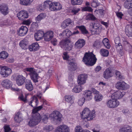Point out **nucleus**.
Instances as JSON below:
<instances>
[{
  "label": "nucleus",
  "instance_id": "nucleus-1",
  "mask_svg": "<svg viewBox=\"0 0 132 132\" xmlns=\"http://www.w3.org/2000/svg\"><path fill=\"white\" fill-rule=\"evenodd\" d=\"M48 116V114L47 113L43 114L41 116L39 113L33 114L32 117L28 122L27 125L32 127L38 124L41 120L44 123H46L47 122Z\"/></svg>",
  "mask_w": 132,
  "mask_h": 132
},
{
  "label": "nucleus",
  "instance_id": "nucleus-2",
  "mask_svg": "<svg viewBox=\"0 0 132 132\" xmlns=\"http://www.w3.org/2000/svg\"><path fill=\"white\" fill-rule=\"evenodd\" d=\"M48 116V114L47 113L43 114L41 116L39 113L33 114L32 117L28 122L27 125L32 127L38 124L41 120L44 123H46L47 122Z\"/></svg>",
  "mask_w": 132,
  "mask_h": 132
},
{
  "label": "nucleus",
  "instance_id": "nucleus-3",
  "mask_svg": "<svg viewBox=\"0 0 132 132\" xmlns=\"http://www.w3.org/2000/svg\"><path fill=\"white\" fill-rule=\"evenodd\" d=\"M80 117L84 120H86L87 121H90L93 119L95 116V111L93 110L90 111L88 108H85L80 113Z\"/></svg>",
  "mask_w": 132,
  "mask_h": 132
},
{
  "label": "nucleus",
  "instance_id": "nucleus-4",
  "mask_svg": "<svg viewBox=\"0 0 132 132\" xmlns=\"http://www.w3.org/2000/svg\"><path fill=\"white\" fill-rule=\"evenodd\" d=\"M96 60L95 55L92 52L86 53L82 60L85 64L89 66L94 65Z\"/></svg>",
  "mask_w": 132,
  "mask_h": 132
},
{
  "label": "nucleus",
  "instance_id": "nucleus-5",
  "mask_svg": "<svg viewBox=\"0 0 132 132\" xmlns=\"http://www.w3.org/2000/svg\"><path fill=\"white\" fill-rule=\"evenodd\" d=\"M23 71L25 72H27L29 75L31 79L35 82H38V79L39 76L35 69L33 68L28 67L23 69Z\"/></svg>",
  "mask_w": 132,
  "mask_h": 132
},
{
  "label": "nucleus",
  "instance_id": "nucleus-6",
  "mask_svg": "<svg viewBox=\"0 0 132 132\" xmlns=\"http://www.w3.org/2000/svg\"><path fill=\"white\" fill-rule=\"evenodd\" d=\"M49 8L51 11H58L62 9V6L59 2H52L48 0Z\"/></svg>",
  "mask_w": 132,
  "mask_h": 132
},
{
  "label": "nucleus",
  "instance_id": "nucleus-7",
  "mask_svg": "<svg viewBox=\"0 0 132 132\" xmlns=\"http://www.w3.org/2000/svg\"><path fill=\"white\" fill-rule=\"evenodd\" d=\"M60 45L61 48H64L67 51H70L71 50L73 45L69 39L63 40L60 43Z\"/></svg>",
  "mask_w": 132,
  "mask_h": 132
},
{
  "label": "nucleus",
  "instance_id": "nucleus-8",
  "mask_svg": "<svg viewBox=\"0 0 132 132\" xmlns=\"http://www.w3.org/2000/svg\"><path fill=\"white\" fill-rule=\"evenodd\" d=\"M54 121H60L62 120V115L59 111H53L49 116Z\"/></svg>",
  "mask_w": 132,
  "mask_h": 132
},
{
  "label": "nucleus",
  "instance_id": "nucleus-9",
  "mask_svg": "<svg viewBox=\"0 0 132 132\" xmlns=\"http://www.w3.org/2000/svg\"><path fill=\"white\" fill-rule=\"evenodd\" d=\"M88 78V76L86 74L82 73L79 75L77 77L78 83L80 85H84L86 83Z\"/></svg>",
  "mask_w": 132,
  "mask_h": 132
},
{
  "label": "nucleus",
  "instance_id": "nucleus-10",
  "mask_svg": "<svg viewBox=\"0 0 132 132\" xmlns=\"http://www.w3.org/2000/svg\"><path fill=\"white\" fill-rule=\"evenodd\" d=\"M129 86L124 81L118 82L116 84L115 87L118 89L125 90L129 88Z\"/></svg>",
  "mask_w": 132,
  "mask_h": 132
},
{
  "label": "nucleus",
  "instance_id": "nucleus-11",
  "mask_svg": "<svg viewBox=\"0 0 132 132\" xmlns=\"http://www.w3.org/2000/svg\"><path fill=\"white\" fill-rule=\"evenodd\" d=\"M1 68V74L3 77H7L12 72L11 69L6 66L0 67Z\"/></svg>",
  "mask_w": 132,
  "mask_h": 132
},
{
  "label": "nucleus",
  "instance_id": "nucleus-12",
  "mask_svg": "<svg viewBox=\"0 0 132 132\" xmlns=\"http://www.w3.org/2000/svg\"><path fill=\"white\" fill-rule=\"evenodd\" d=\"M111 98L108 101V106L110 108H113L117 107L119 104V102L111 97Z\"/></svg>",
  "mask_w": 132,
  "mask_h": 132
},
{
  "label": "nucleus",
  "instance_id": "nucleus-13",
  "mask_svg": "<svg viewBox=\"0 0 132 132\" xmlns=\"http://www.w3.org/2000/svg\"><path fill=\"white\" fill-rule=\"evenodd\" d=\"M91 32L93 35L98 34L101 31V27L98 24H95L90 26Z\"/></svg>",
  "mask_w": 132,
  "mask_h": 132
},
{
  "label": "nucleus",
  "instance_id": "nucleus-14",
  "mask_svg": "<svg viewBox=\"0 0 132 132\" xmlns=\"http://www.w3.org/2000/svg\"><path fill=\"white\" fill-rule=\"evenodd\" d=\"M73 21L70 18H68L64 21L61 24V27L63 29L67 27H72L73 25Z\"/></svg>",
  "mask_w": 132,
  "mask_h": 132
},
{
  "label": "nucleus",
  "instance_id": "nucleus-15",
  "mask_svg": "<svg viewBox=\"0 0 132 132\" xmlns=\"http://www.w3.org/2000/svg\"><path fill=\"white\" fill-rule=\"evenodd\" d=\"M69 128L64 124L61 125L57 127L55 130V132H70Z\"/></svg>",
  "mask_w": 132,
  "mask_h": 132
},
{
  "label": "nucleus",
  "instance_id": "nucleus-16",
  "mask_svg": "<svg viewBox=\"0 0 132 132\" xmlns=\"http://www.w3.org/2000/svg\"><path fill=\"white\" fill-rule=\"evenodd\" d=\"M17 15L20 20H22L28 18V13L26 11L22 10L19 12Z\"/></svg>",
  "mask_w": 132,
  "mask_h": 132
},
{
  "label": "nucleus",
  "instance_id": "nucleus-17",
  "mask_svg": "<svg viewBox=\"0 0 132 132\" xmlns=\"http://www.w3.org/2000/svg\"><path fill=\"white\" fill-rule=\"evenodd\" d=\"M54 36L53 31L49 30L44 34V37L45 40L46 41H50Z\"/></svg>",
  "mask_w": 132,
  "mask_h": 132
},
{
  "label": "nucleus",
  "instance_id": "nucleus-18",
  "mask_svg": "<svg viewBox=\"0 0 132 132\" xmlns=\"http://www.w3.org/2000/svg\"><path fill=\"white\" fill-rule=\"evenodd\" d=\"M38 102L37 97L34 96L31 98L30 101L28 102V104L32 107L35 108L38 105Z\"/></svg>",
  "mask_w": 132,
  "mask_h": 132
},
{
  "label": "nucleus",
  "instance_id": "nucleus-19",
  "mask_svg": "<svg viewBox=\"0 0 132 132\" xmlns=\"http://www.w3.org/2000/svg\"><path fill=\"white\" fill-rule=\"evenodd\" d=\"M125 94V93L124 92L117 91L113 94L111 96L117 100L121 98Z\"/></svg>",
  "mask_w": 132,
  "mask_h": 132
},
{
  "label": "nucleus",
  "instance_id": "nucleus-20",
  "mask_svg": "<svg viewBox=\"0 0 132 132\" xmlns=\"http://www.w3.org/2000/svg\"><path fill=\"white\" fill-rule=\"evenodd\" d=\"M0 11L3 15H6L9 12L7 6L4 4H0Z\"/></svg>",
  "mask_w": 132,
  "mask_h": 132
},
{
  "label": "nucleus",
  "instance_id": "nucleus-21",
  "mask_svg": "<svg viewBox=\"0 0 132 132\" xmlns=\"http://www.w3.org/2000/svg\"><path fill=\"white\" fill-rule=\"evenodd\" d=\"M47 7H49L48 1H46L44 2V4L38 5L37 7V9L39 11H42Z\"/></svg>",
  "mask_w": 132,
  "mask_h": 132
},
{
  "label": "nucleus",
  "instance_id": "nucleus-22",
  "mask_svg": "<svg viewBox=\"0 0 132 132\" xmlns=\"http://www.w3.org/2000/svg\"><path fill=\"white\" fill-rule=\"evenodd\" d=\"M28 29L25 26H22L20 27L18 31V34L20 36L25 35L27 32Z\"/></svg>",
  "mask_w": 132,
  "mask_h": 132
},
{
  "label": "nucleus",
  "instance_id": "nucleus-23",
  "mask_svg": "<svg viewBox=\"0 0 132 132\" xmlns=\"http://www.w3.org/2000/svg\"><path fill=\"white\" fill-rule=\"evenodd\" d=\"M72 35V33L69 29H67L64 30L62 34L59 35V36L61 37V38H65L69 37Z\"/></svg>",
  "mask_w": 132,
  "mask_h": 132
},
{
  "label": "nucleus",
  "instance_id": "nucleus-24",
  "mask_svg": "<svg viewBox=\"0 0 132 132\" xmlns=\"http://www.w3.org/2000/svg\"><path fill=\"white\" fill-rule=\"evenodd\" d=\"M2 86L7 89L10 88L12 85V82L8 79H6L3 80L2 82Z\"/></svg>",
  "mask_w": 132,
  "mask_h": 132
},
{
  "label": "nucleus",
  "instance_id": "nucleus-25",
  "mask_svg": "<svg viewBox=\"0 0 132 132\" xmlns=\"http://www.w3.org/2000/svg\"><path fill=\"white\" fill-rule=\"evenodd\" d=\"M39 45L37 42L34 43L29 45L28 49L30 51H35L39 49Z\"/></svg>",
  "mask_w": 132,
  "mask_h": 132
},
{
  "label": "nucleus",
  "instance_id": "nucleus-26",
  "mask_svg": "<svg viewBox=\"0 0 132 132\" xmlns=\"http://www.w3.org/2000/svg\"><path fill=\"white\" fill-rule=\"evenodd\" d=\"M85 44V40L82 39H80L76 42L75 46L76 48L80 49L82 48Z\"/></svg>",
  "mask_w": 132,
  "mask_h": 132
},
{
  "label": "nucleus",
  "instance_id": "nucleus-27",
  "mask_svg": "<svg viewBox=\"0 0 132 132\" xmlns=\"http://www.w3.org/2000/svg\"><path fill=\"white\" fill-rule=\"evenodd\" d=\"M125 32L128 37H132V25H128L126 27Z\"/></svg>",
  "mask_w": 132,
  "mask_h": 132
},
{
  "label": "nucleus",
  "instance_id": "nucleus-28",
  "mask_svg": "<svg viewBox=\"0 0 132 132\" xmlns=\"http://www.w3.org/2000/svg\"><path fill=\"white\" fill-rule=\"evenodd\" d=\"M14 121L15 122L19 123L23 120L22 116L21 113L18 112L15 114L14 117Z\"/></svg>",
  "mask_w": 132,
  "mask_h": 132
},
{
  "label": "nucleus",
  "instance_id": "nucleus-29",
  "mask_svg": "<svg viewBox=\"0 0 132 132\" xmlns=\"http://www.w3.org/2000/svg\"><path fill=\"white\" fill-rule=\"evenodd\" d=\"M44 32L42 31H38L35 34V37L36 40L37 41L41 39L44 37Z\"/></svg>",
  "mask_w": 132,
  "mask_h": 132
},
{
  "label": "nucleus",
  "instance_id": "nucleus-30",
  "mask_svg": "<svg viewBox=\"0 0 132 132\" xmlns=\"http://www.w3.org/2000/svg\"><path fill=\"white\" fill-rule=\"evenodd\" d=\"M85 99L88 101L91 100L93 98L92 92L91 91L87 90L85 91L84 94Z\"/></svg>",
  "mask_w": 132,
  "mask_h": 132
},
{
  "label": "nucleus",
  "instance_id": "nucleus-31",
  "mask_svg": "<svg viewBox=\"0 0 132 132\" xmlns=\"http://www.w3.org/2000/svg\"><path fill=\"white\" fill-rule=\"evenodd\" d=\"M28 41L27 39L25 38L21 41L19 43L20 46L23 49H25L27 47Z\"/></svg>",
  "mask_w": 132,
  "mask_h": 132
},
{
  "label": "nucleus",
  "instance_id": "nucleus-32",
  "mask_svg": "<svg viewBox=\"0 0 132 132\" xmlns=\"http://www.w3.org/2000/svg\"><path fill=\"white\" fill-rule=\"evenodd\" d=\"M25 87L28 90L31 91L33 89V86L31 80H28L25 83Z\"/></svg>",
  "mask_w": 132,
  "mask_h": 132
},
{
  "label": "nucleus",
  "instance_id": "nucleus-33",
  "mask_svg": "<svg viewBox=\"0 0 132 132\" xmlns=\"http://www.w3.org/2000/svg\"><path fill=\"white\" fill-rule=\"evenodd\" d=\"M120 132H132V128L128 125H125L120 129Z\"/></svg>",
  "mask_w": 132,
  "mask_h": 132
},
{
  "label": "nucleus",
  "instance_id": "nucleus-34",
  "mask_svg": "<svg viewBox=\"0 0 132 132\" xmlns=\"http://www.w3.org/2000/svg\"><path fill=\"white\" fill-rule=\"evenodd\" d=\"M120 38L119 37L116 38L115 40L116 46L117 49H122V46L121 43H120Z\"/></svg>",
  "mask_w": 132,
  "mask_h": 132
},
{
  "label": "nucleus",
  "instance_id": "nucleus-35",
  "mask_svg": "<svg viewBox=\"0 0 132 132\" xmlns=\"http://www.w3.org/2000/svg\"><path fill=\"white\" fill-rule=\"evenodd\" d=\"M46 16V15L45 13H41L36 18V21L37 23H39L41 20L45 18Z\"/></svg>",
  "mask_w": 132,
  "mask_h": 132
},
{
  "label": "nucleus",
  "instance_id": "nucleus-36",
  "mask_svg": "<svg viewBox=\"0 0 132 132\" xmlns=\"http://www.w3.org/2000/svg\"><path fill=\"white\" fill-rule=\"evenodd\" d=\"M81 85H77L75 86L72 89L73 92L78 93L80 92L82 90Z\"/></svg>",
  "mask_w": 132,
  "mask_h": 132
},
{
  "label": "nucleus",
  "instance_id": "nucleus-37",
  "mask_svg": "<svg viewBox=\"0 0 132 132\" xmlns=\"http://www.w3.org/2000/svg\"><path fill=\"white\" fill-rule=\"evenodd\" d=\"M74 97L73 96L69 95L66 96H65V101L72 104L73 103Z\"/></svg>",
  "mask_w": 132,
  "mask_h": 132
},
{
  "label": "nucleus",
  "instance_id": "nucleus-38",
  "mask_svg": "<svg viewBox=\"0 0 132 132\" xmlns=\"http://www.w3.org/2000/svg\"><path fill=\"white\" fill-rule=\"evenodd\" d=\"M122 45L123 47L125 50L126 51L129 50V48L131 46L127 41L126 40L123 41Z\"/></svg>",
  "mask_w": 132,
  "mask_h": 132
},
{
  "label": "nucleus",
  "instance_id": "nucleus-39",
  "mask_svg": "<svg viewBox=\"0 0 132 132\" xmlns=\"http://www.w3.org/2000/svg\"><path fill=\"white\" fill-rule=\"evenodd\" d=\"M34 0H20V3L21 4L25 5H29Z\"/></svg>",
  "mask_w": 132,
  "mask_h": 132
},
{
  "label": "nucleus",
  "instance_id": "nucleus-40",
  "mask_svg": "<svg viewBox=\"0 0 132 132\" xmlns=\"http://www.w3.org/2000/svg\"><path fill=\"white\" fill-rule=\"evenodd\" d=\"M76 27L79 28L81 31L82 34H86L88 33V31L86 30L85 27L84 26H77Z\"/></svg>",
  "mask_w": 132,
  "mask_h": 132
},
{
  "label": "nucleus",
  "instance_id": "nucleus-41",
  "mask_svg": "<svg viewBox=\"0 0 132 132\" xmlns=\"http://www.w3.org/2000/svg\"><path fill=\"white\" fill-rule=\"evenodd\" d=\"M9 54L7 52L3 51L0 53V58L2 59H4L8 56Z\"/></svg>",
  "mask_w": 132,
  "mask_h": 132
},
{
  "label": "nucleus",
  "instance_id": "nucleus-42",
  "mask_svg": "<svg viewBox=\"0 0 132 132\" xmlns=\"http://www.w3.org/2000/svg\"><path fill=\"white\" fill-rule=\"evenodd\" d=\"M103 98V96L100 94L97 95H95L94 97L95 101L96 102H99L101 101Z\"/></svg>",
  "mask_w": 132,
  "mask_h": 132
},
{
  "label": "nucleus",
  "instance_id": "nucleus-43",
  "mask_svg": "<svg viewBox=\"0 0 132 132\" xmlns=\"http://www.w3.org/2000/svg\"><path fill=\"white\" fill-rule=\"evenodd\" d=\"M83 0H71V3L72 5H80L82 3Z\"/></svg>",
  "mask_w": 132,
  "mask_h": 132
},
{
  "label": "nucleus",
  "instance_id": "nucleus-44",
  "mask_svg": "<svg viewBox=\"0 0 132 132\" xmlns=\"http://www.w3.org/2000/svg\"><path fill=\"white\" fill-rule=\"evenodd\" d=\"M80 10V9L78 7H74L71 10L70 12L73 15H76Z\"/></svg>",
  "mask_w": 132,
  "mask_h": 132
},
{
  "label": "nucleus",
  "instance_id": "nucleus-45",
  "mask_svg": "<svg viewBox=\"0 0 132 132\" xmlns=\"http://www.w3.org/2000/svg\"><path fill=\"white\" fill-rule=\"evenodd\" d=\"M69 69L71 70H73L76 68V64L74 62H70L68 63Z\"/></svg>",
  "mask_w": 132,
  "mask_h": 132
},
{
  "label": "nucleus",
  "instance_id": "nucleus-46",
  "mask_svg": "<svg viewBox=\"0 0 132 132\" xmlns=\"http://www.w3.org/2000/svg\"><path fill=\"white\" fill-rule=\"evenodd\" d=\"M43 108V105L35 108L32 110V112L34 114L38 113L37 112Z\"/></svg>",
  "mask_w": 132,
  "mask_h": 132
},
{
  "label": "nucleus",
  "instance_id": "nucleus-47",
  "mask_svg": "<svg viewBox=\"0 0 132 132\" xmlns=\"http://www.w3.org/2000/svg\"><path fill=\"white\" fill-rule=\"evenodd\" d=\"M108 78H110L113 76V68H109L108 69Z\"/></svg>",
  "mask_w": 132,
  "mask_h": 132
},
{
  "label": "nucleus",
  "instance_id": "nucleus-48",
  "mask_svg": "<svg viewBox=\"0 0 132 132\" xmlns=\"http://www.w3.org/2000/svg\"><path fill=\"white\" fill-rule=\"evenodd\" d=\"M53 127L52 125L46 126L44 127V130L46 131H51L53 129Z\"/></svg>",
  "mask_w": 132,
  "mask_h": 132
},
{
  "label": "nucleus",
  "instance_id": "nucleus-49",
  "mask_svg": "<svg viewBox=\"0 0 132 132\" xmlns=\"http://www.w3.org/2000/svg\"><path fill=\"white\" fill-rule=\"evenodd\" d=\"M101 55L104 56H107V50L104 49H102L100 51Z\"/></svg>",
  "mask_w": 132,
  "mask_h": 132
},
{
  "label": "nucleus",
  "instance_id": "nucleus-50",
  "mask_svg": "<svg viewBox=\"0 0 132 132\" xmlns=\"http://www.w3.org/2000/svg\"><path fill=\"white\" fill-rule=\"evenodd\" d=\"M125 7L127 9H129L132 7V5L129 2H128L126 1L124 4Z\"/></svg>",
  "mask_w": 132,
  "mask_h": 132
},
{
  "label": "nucleus",
  "instance_id": "nucleus-51",
  "mask_svg": "<svg viewBox=\"0 0 132 132\" xmlns=\"http://www.w3.org/2000/svg\"><path fill=\"white\" fill-rule=\"evenodd\" d=\"M82 11H88L92 12L93 11V10L91 7L87 6L83 7L82 9Z\"/></svg>",
  "mask_w": 132,
  "mask_h": 132
},
{
  "label": "nucleus",
  "instance_id": "nucleus-52",
  "mask_svg": "<svg viewBox=\"0 0 132 132\" xmlns=\"http://www.w3.org/2000/svg\"><path fill=\"white\" fill-rule=\"evenodd\" d=\"M91 6L94 7H96L98 6L99 4L98 2L97 1V0H95L91 3Z\"/></svg>",
  "mask_w": 132,
  "mask_h": 132
},
{
  "label": "nucleus",
  "instance_id": "nucleus-53",
  "mask_svg": "<svg viewBox=\"0 0 132 132\" xmlns=\"http://www.w3.org/2000/svg\"><path fill=\"white\" fill-rule=\"evenodd\" d=\"M12 23V21L10 19H7L4 21L3 24L4 25L9 26Z\"/></svg>",
  "mask_w": 132,
  "mask_h": 132
},
{
  "label": "nucleus",
  "instance_id": "nucleus-54",
  "mask_svg": "<svg viewBox=\"0 0 132 132\" xmlns=\"http://www.w3.org/2000/svg\"><path fill=\"white\" fill-rule=\"evenodd\" d=\"M116 74L117 77H118L119 79H124V77L121 75L120 72L119 71H117Z\"/></svg>",
  "mask_w": 132,
  "mask_h": 132
},
{
  "label": "nucleus",
  "instance_id": "nucleus-55",
  "mask_svg": "<svg viewBox=\"0 0 132 132\" xmlns=\"http://www.w3.org/2000/svg\"><path fill=\"white\" fill-rule=\"evenodd\" d=\"M75 132H83V129L80 126H77L75 129Z\"/></svg>",
  "mask_w": 132,
  "mask_h": 132
},
{
  "label": "nucleus",
  "instance_id": "nucleus-56",
  "mask_svg": "<svg viewBox=\"0 0 132 132\" xmlns=\"http://www.w3.org/2000/svg\"><path fill=\"white\" fill-rule=\"evenodd\" d=\"M85 98L82 97L78 101V103L80 106L82 105L85 102Z\"/></svg>",
  "mask_w": 132,
  "mask_h": 132
},
{
  "label": "nucleus",
  "instance_id": "nucleus-57",
  "mask_svg": "<svg viewBox=\"0 0 132 132\" xmlns=\"http://www.w3.org/2000/svg\"><path fill=\"white\" fill-rule=\"evenodd\" d=\"M63 59L65 60H67L69 58V56L67 52H64L62 56Z\"/></svg>",
  "mask_w": 132,
  "mask_h": 132
},
{
  "label": "nucleus",
  "instance_id": "nucleus-58",
  "mask_svg": "<svg viewBox=\"0 0 132 132\" xmlns=\"http://www.w3.org/2000/svg\"><path fill=\"white\" fill-rule=\"evenodd\" d=\"M25 78L21 75H19L17 76V79L16 80H19V81L21 80L23 81H25Z\"/></svg>",
  "mask_w": 132,
  "mask_h": 132
},
{
  "label": "nucleus",
  "instance_id": "nucleus-59",
  "mask_svg": "<svg viewBox=\"0 0 132 132\" xmlns=\"http://www.w3.org/2000/svg\"><path fill=\"white\" fill-rule=\"evenodd\" d=\"M95 12L100 15H102L103 14L104 11L102 10H96Z\"/></svg>",
  "mask_w": 132,
  "mask_h": 132
},
{
  "label": "nucleus",
  "instance_id": "nucleus-60",
  "mask_svg": "<svg viewBox=\"0 0 132 132\" xmlns=\"http://www.w3.org/2000/svg\"><path fill=\"white\" fill-rule=\"evenodd\" d=\"M26 97V95H25V97H24V96L22 94H21V95L19 97V98L21 100L25 102H26L27 101V99Z\"/></svg>",
  "mask_w": 132,
  "mask_h": 132
},
{
  "label": "nucleus",
  "instance_id": "nucleus-61",
  "mask_svg": "<svg viewBox=\"0 0 132 132\" xmlns=\"http://www.w3.org/2000/svg\"><path fill=\"white\" fill-rule=\"evenodd\" d=\"M5 132H8L11 130V128L8 125H5L4 126Z\"/></svg>",
  "mask_w": 132,
  "mask_h": 132
},
{
  "label": "nucleus",
  "instance_id": "nucleus-62",
  "mask_svg": "<svg viewBox=\"0 0 132 132\" xmlns=\"http://www.w3.org/2000/svg\"><path fill=\"white\" fill-rule=\"evenodd\" d=\"M91 90L92 93H93L95 95H97L99 94V92L94 88H92L91 89Z\"/></svg>",
  "mask_w": 132,
  "mask_h": 132
},
{
  "label": "nucleus",
  "instance_id": "nucleus-63",
  "mask_svg": "<svg viewBox=\"0 0 132 132\" xmlns=\"http://www.w3.org/2000/svg\"><path fill=\"white\" fill-rule=\"evenodd\" d=\"M37 96L40 100V101L44 98L42 96V93L40 92L37 93Z\"/></svg>",
  "mask_w": 132,
  "mask_h": 132
},
{
  "label": "nucleus",
  "instance_id": "nucleus-64",
  "mask_svg": "<svg viewBox=\"0 0 132 132\" xmlns=\"http://www.w3.org/2000/svg\"><path fill=\"white\" fill-rule=\"evenodd\" d=\"M102 43L104 46L107 48V38H105L103 40Z\"/></svg>",
  "mask_w": 132,
  "mask_h": 132
}]
</instances>
